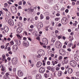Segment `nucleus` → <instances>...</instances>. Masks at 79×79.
Returning a JSON list of instances; mask_svg holds the SVG:
<instances>
[{"label":"nucleus","instance_id":"obj_14","mask_svg":"<svg viewBox=\"0 0 79 79\" xmlns=\"http://www.w3.org/2000/svg\"><path fill=\"white\" fill-rule=\"evenodd\" d=\"M36 79H42V76L40 74H37L36 76Z\"/></svg>","mask_w":79,"mask_h":79},{"label":"nucleus","instance_id":"obj_53","mask_svg":"<svg viewBox=\"0 0 79 79\" xmlns=\"http://www.w3.org/2000/svg\"><path fill=\"white\" fill-rule=\"evenodd\" d=\"M30 66H31V67H34V63H31Z\"/></svg>","mask_w":79,"mask_h":79},{"label":"nucleus","instance_id":"obj_62","mask_svg":"<svg viewBox=\"0 0 79 79\" xmlns=\"http://www.w3.org/2000/svg\"><path fill=\"white\" fill-rule=\"evenodd\" d=\"M1 48L2 49L4 48H5V46L3 45H2L1 46Z\"/></svg>","mask_w":79,"mask_h":79},{"label":"nucleus","instance_id":"obj_25","mask_svg":"<svg viewBox=\"0 0 79 79\" xmlns=\"http://www.w3.org/2000/svg\"><path fill=\"white\" fill-rule=\"evenodd\" d=\"M46 2L47 3H51L53 2V0H46Z\"/></svg>","mask_w":79,"mask_h":79},{"label":"nucleus","instance_id":"obj_12","mask_svg":"<svg viewBox=\"0 0 79 79\" xmlns=\"http://www.w3.org/2000/svg\"><path fill=\"white\" fill-rule=\"evenodd\" d=\"M45 71V69L44 67H41L39 69V72L40 73H44Z\"/></svg>","mask_w":79,"mask_h":79},{"label":"nucleus","instance_id":"obj_1","mask_svg":"<svg viewBox=\"0 0 79 79\" xmlns=\"http://www.w3.org/2000/svg\"><path fill=\"white\" fill-rule=\"evenodd\" d=\"M68 18L66 17H64L62 19L61 23L63 24H66L68 23Z\"/></svg>","mask_w":79,"mask_h":79},{"label":"nucleus","instance_id":"obj_9","mask_svg":"<svg viewBox=\"0 0 79 79\" xmlns=\"http://www.w3.org/2000/svg\"><path fill=\"white\" fill-rule=\"evenodd\" d=\"M8 23L11 26H13L14 25V22H13V20L12 19L9 20Z\"/></svg>","mask_w":79,"mask_h":79},{"label":"nucleus","instance_id":"obj_39","mask_svg":"<svg viewBox=\"0 0 79 79\" xmlns=\"http://www.w3.org/2000/svg\"><path fill=\"white\" fill-rule=\"evenodd\" d=\"M69 38H71L70 39V40H71V41H72V40H73L74 39V38H73V37H71V36H69Z\"/></svg>","mask_w":79,"mask_h":79},{"label":"nucleus","instance_id":"obj_27","mask_svg":"<svg viewBox=\"0 0 79 79\" xmlns=\"http://www.w3.org/2000/svg\"><path fill=\"white\" fill-rule=\"evenodd\" d=\"M16 44H18V45H21V41L18 40Z\"/></svg>","mask_w":79,"mask_h":79},{"label":"nucleus","instance_id":"obj_15","mask_svg":"<svg viewBox=\"0 0 79 79\" xmlns=\"http://www.w3.org/2000/svg\"><path fill=\"white\" fill-rule=\"evenodd\" d=\"M42 62L40 61H39L37 62V64H36V66L38 68H39V67H40L42 66Z\"/></svg>","mask_w":79,"mask_h":79},{"label":"nucleus","instance_id":"obj_38","mask_svg":"<svg viewBox=\"0 0 79 79\" xmlns=\"http://www.w3.org/2000/svg\"><path fill=\"white\" fill-rule=\"evenodd\" d=\"M62 37V36L60 35L58 36V39H61Z\"/></svg>","mask_w":79,"mask_h":79},{"label":"nucleus","instance_id":"obj_29","mask_svg":"<svg viewBox=\"0 0 79 79\" xmlns=\"http://www.w3.org/2000/svg\"><path fill=\"white\" fill-rule=\"evenodd\" d=\"M59 19H60V18H56L55 19V20L56 21H59Z\"/></svg>","mask_w":79,"mask_h":79},{"label":"nucleus","instance_id":"obj_17","mask_svg":"<svg viewBox=\"0 0 79 79\" xmlns=\"http://www.w3.org/2000/svg\"><path fill=\"white\" fill-rule=\"evenodd\" d=\"M44 50H42L40 49L39 50L38 52V53H39L40 54H41V55H43L44 54Z\"/></svg>","mask_w":79,"mask_h":79},{"label":"nucleus","instance_id":"obj_63","mask_svg":"<svg viewBox=\"0 0 79 79\" xmlns=\"http://www.w3.org/2000/svg\"><path fill=\"white\" fill-rule=\"evenodd\" d=\"M23 18L21 16H20L19 17V20H22V19Z\"/></svg>","mask_w":79,"mask_h":79},{"label":"nucleus","instance_id":"obj_26","mask_svg":"<svg viewBox=\"0 0 79 79\" xmlns=\"http://www.w3.org/2000/svg\"><path fill=\"white\" fill-rule=\"evenodd\" d=\"M18 26H19V27H21V26H23L22 23L20 22H19L18 23Z\"/></svg>","mask_w":79,"mask_h":79},{"label":"nucleus","instance_id":"obj_11","mask_svg":"<svg viewBox=\"0 0 79 79\" xmlns=\"http://www.w3.org/2000/svg\"><path fill=\"white\" fill-rule=\"evenodd\" d=\"M17 74L18 76H19V77H21L23 76V73L21 70L18 71Z\"/></svg>","mask_w":79,"mask_h":79},{"label":"nucleus","instance_id":"obj_37","mask_svg":"<svg viewBox=\"0 0 79 79\" xmlns=\"http://www.w3.org/2000/svg\"><path fill=\"white\" fill-rule=\"evenodd\" d=\"M63 58V56H59V60H61Z\"/></svg>","mask_w":79,"mask_h":79},{"label":"nucleus","instance_id":"obj_23","mask_svg":"<svg viewBox=\"0 0 79 79\" xmlns=\"http://www.w3.org/2000/svg\"><path fill=\"white\" fill-rule=\"evenodd\" d=\"M1 70L2 71H5V67L3 66V65H1Z\"/></svg>","mask_w":79,"mask_h":79},{"label":"nucleus","instance_id":"obj_60","mask_svg":"<svg viewBox=\"0 0 79 79\" xmlns=\"http://www.w3.org/2000/svg\"><path fill=\"white\" fill-rule=\"evenodd\" d=\"M45 29L46 31H48V27H45Z\"/></svg>","mask_w":79,"mask_h":79},{"label":"nucleus","instance_id":"obj_10","mask_svg":"<svg viewBox=\"0 0 79 79\" xmlns=\"http://www.w3.org/2000/svg\"><path fill=\"white\" fill-rule=\"evenodd\" d=\"M11 11L14 14H15L16 12H15L16 11V7L15 6H13L11 7Z\"/></svg>","mask_w":79,"mask_h":79},{"label":"nucleus","instance_id":"obj_30","mask_svg":"<svg viewBox=\"0 0 79 79\" xmlns=\"http://www.w3.org/2000/svg\"><path fill=\"white\" fill-rule=\"evenodd\" d=\"M55 39L54 38H52V39L51 42H53V43H54V42H55Z\"/></svg>","mask_w":79,"mask_h":79},{"label":"nucleus","instance_id":"obj_7","mask_svg":"<svg viewBox=\"0 0 79 79\" xmlns=\"http://www.w3.org/2000/svg\"><path fill=\"white\" fill-rule=\"evenodd\" d=\"M11 61L13 64H16L18 63V59L15 57H13Z\"/></svg>","mask_w":79,"mask_h":79},{"label":"nucleus","instance_id":"obj_48","mask_svg":"<svg viewBox=\"0 0 79 79\" xmlns=\"http://www.w3.org/2000/svg\"><path fill=\"white\" fill-rule=\"evenodd\" d=\"M14 41L15 42V43H17L18 42V40L16 39H15Z\"/></svg>","mask_w":79,"mask_h":79},{"label":"nucleus","instance_id":"obj_54","mask_svg":"<svg viewBox=\"0 0 79 79\" xmlns=\"http://www.w3.org/2000/svg\"><path fill=\"white\" fill-rule=\"evenodd\" d=\"M46 19L47 20H49L50 19V17L49 16H47L46 18Z\"/></svg>","mask_w":79,"mask_h":79},{"label":"nucleus","instance_id":"obj_35","mask_svg":"<svg viewBox=\"0 0 79 79\" xmlns=\"http://www.w3.org/2000/svg\"><path fill=\"white\" fill-rule=\"evenodd\" d=\"M4 78L5 79H10V78L8 76H5Z\"/></svg>","mask_w":79,"mask_h":79},{"label":"nucleus","instance_id":"obj_49","mask_svg":"<svg viewBox=\"0 0 79 79\" xmlns=\"http://www.w3.org/2000/svg\"><path fill=\"white\" fill-rule=\"evenodd\" d=\"M9 76V73H6V76Z\"/></svg>","mask_w":79,"mask_h":79},{"label":"nucleus","instance_id":"obj_50","mask_svg":"<svg viewBox=\"0 0 79 79\" xmlns=\"http://www.w3.org/2000/svg\"><path fill=\"white\" fill-rule=\"evenodd\" d=\"M74 57L75 58H77V54H75L74 55Z\"/></svg>","mask_w":79,"mask_h":79},{"label":"nucleus","instance_id":"obj_64","mask_svg":"<svg viewBox=\"0 0 79 79\" xmlns=\"http://www.w3.org/2000/svg\"><path fill=\"white\" fill-rule=\"evenodd\" d=\"M28 79H32V77H31V76H30L28 77Z\"/></svg>","mask_w":79,"mask_h":79},{"label":"nucleus","instance_id":"obj_32","mask_svg":"<svg viewBox=\"0 0 79 79\" xmlns=\"http://www.w3.org/2000/svg\"><path fill=\"white\" fill-rule=\"evenodd\" d=\"M71 46H73V44H72V43H70L69 44H68V47H71Z\"/></svg>","mask_w":79,"mask_h":79},{"label":"nucleus","instance_id":"obj_3","mask_svg":"<svg viewBox=\"0 0 79 79\" xmlns=\"http://www.w3.org/2000/svg\"><path fill=\"white\" fill-rule=\"evenodd\" d=\"M42 43L40 42V44L42 45L43 44L44 45H47L48 44V40L45 38H44L42 40Z\"/></svg>","mask_w":79,"mask_h":79},{"label":"nucleus","instance_id":"obj_56","mask_svg":"<svg viewBox=\"0 0 79 79\" xmlns=\"http://www.w3.org/2000/svg\"><path fill=\"white\" fill-rule=\"evenodd\" d=\"M5 58L2 57L1 58V60L3 61H5V60L6 59Z\"/></svg>","mask_w":79,"mask_h":79},{"label":"nucleus","instance_id":"obj_6","mask_svg":"<svg viewBox=\"0 0 79 79\" xmlns=\"http://www.w3.org/2000/svg\"><path fill=\"white\" fill-rule=\"evenodd\" d=\"M59 53L61 55H66V51L64 49H60L59 50Z\"/></svg>","mask_w":79,"mask_h":79},{"label":"nucleus","instance_id":"obj_45","mask_svg":"<svg viewBox=\"0 0 79 79\" xmlns=\"http://www.w3.org/2000/svg\"><path fill=\"white\" fill-rule=\"evenodd\" d=\"M50 62L49 61H48L47 62V64H48V65H50Z\"/></svg>","mask_w":79,"mask_h":79},{"label":"nucleus","instance_id":"obj_47","mask_svg":"<svg viewBox=\"0 0 79 79\" xmlns=\"http://www.w3.org/2000/svg\"><path fill=\"white\" fill-rule=\"evenodd\" d=\"M19 5H22V1H20V2H19Z\"/></svg>","mask_w":79,"mask_h":79},{"label":"nucleus","instance_id":"obj_61","mask_svg":"<svg viewBox=\"0 0 79 79\" xmlns=\"http://www.w3.org/2000/svg\"><path fill=\"white\" fill-rule=\"evenodd\" d=\"M69 12V10L68 9H66L65 10V12L66 13H68Z\"/></svg>","mask_w":79,"mask_h":79},{"label":"nucleus","instance_id":"obj_58","mask_svg":"<svg viewBox=\"0 0 79 79\" xmlns=\"http://www.w3.org/2000/svg\"><path fill=\"white\" fill-rule=\"evenodd\" d=\"M32 73V74H35V71H33Z\"/></svg>","mask_w":79,"mask_h":79},{"label":"nucleus","instance_id":"obj_43","mask_svg":"<svg viewBox=\"0 0 79 79\" xmlns=\"http://www.w3.org/2000/svg\"><path fill=\"white\" fill-rule=\"evenodd\" d=\"M77 59H79V53L77 54Z\"/></svg>","mask_w":79,"mask_h":79},{"label":"nucleus","instance_id":"obj_13","mask_svg":"<svg viewBox=\"0 0 79 79\" xmlns=\"http://www.w3.org/2000/svg\"><path fill=\"white\" fill-rule=\"evenodd\" d=\"M23 31V29L21 27H19L17 29V34H19L21 32H22V31Z\"/></svg>","mask_w":79,"mask_h":79},{"label":"nucleus","instance_id":"obj_2","mask_svg":"<svg viewBox=\"0 0 79 79\" xmlns=\"http://www.w3.org/2000/svg\"><path fill=\"white\" fill-rule=\"evenodd\" d=\"M55 45L57 48H61L62 47V44L59 41H57L56 42Z\"/></svg>","mask_w":79,"mask_h":79},{"label":"nucleus","instance_id":"obj_19","mask_svg":"<svg viewBox=\"0 0 79 79\" xmlns=\"http://www.w3.org/2000/svg\"><path fill=\"white\" fill-rule=\"evenodd\" d=\"M13 50H15V51H16L18 50V46L16 45H14L13 46Z\"/></svg>","mask_w":79,"mask_h":79},{"label":"nucleus","instance_id":"obj_5","mask_svg":"<svg viewBox=\"0 0 79 79\" xmlns=\"http://www.w3.org/2000/svg\"><path fill=\"white\" fill-rule=\"evenodd\" d=\"M43 23L41 22L38 23L36 24V27L38 29H41L43 27Z\"/></svg>","mask_w":79,"mask_h":79},{"label":"nucleus","instance_id":"obj_31","mask_svg":"<svg viewBox=\"0 0 79 79\" xmlns=\"http://www.w3.org/2000/svg\"><path fill=\"white\" fill-rule=\"evenodd\" d=\"M40 19H44V15L42 14H41L40 16Z\"/></svg>","mask_w":79,"mask_h":79},{"label":"nucleus","instance_id":"obj_40","mask_svg":"<svg viewBox=\"0 0 79 79\" xmlns=\"http://www.w3.org/2000/svg\"><path fill=\"white\" fill-rule=\"evenodd\" d=\"M2 9L3 10H5V11H8V9L6 8H2Z\"/></svg>","mask_w":79,"mask_h":79},{"label":"nucleus","instance_id":"obj_22","mask_svg":"<svg viewBox=\"0 0 79 79\" xmlns=\"http://www.w3.org/2000/svg\"><path fill=\"white\" fill-rule=\"evenodd\" d=\"M54 9L55 10H59V8H58V6L56 5L55 6V7H54Z\"/></svg>","mask_w":79,"mask_h":79},{"label":"nucleus","instance_id":"obj_36","mask_svg":"<svg viewBox=\"0 0 79 79\" xmlns=\"http://www.w3.org/2000/svg\"><path fill=\"white\" fill-rule=\"evenodd\" d=\"M4 7H5V8H6V6H8V4H7V3H5L4 4Z\"/></svg>","mask_w":79,"mask_h":79},{"label":"nucleus","instance_id":"obj_42","mask_svg":"<svg viewBox=\"0 0 79 79\" xmlns=\"http://www.w3.org/2000/svg\"><path fill=\"white\" fill-rule=\"evenodd\" d=\"M51 24L52 26H54V25L55 24V22H51Z\"/></svg>","mask_w":79,"mask_h":79},{"label":"nucleus","instance_id":"obj_24","mask_svg":"<svg viewBox=\"0 0 79 79\" xmlns=\"http://www.w3.org/2000/svg\"><path fill=\"white\" fill-rule=\"evenodd\" d=\"M48 53L49 55H51L52 53V51L50 49H49L48 50Z\"/></svg>","mask_w":79,"mask_h":79},{"label":"nucleus","instance_id":"obj_46","mask_svg":"<svg viewBox=\"0 0 79 79\" xmlns=\"http://www.w3.org/2000/svg\"><path fill=\"white\" fill-rule=\"evenodd\" d=\"M67 50L68 52H71V49L70 48H68Z\"/></svg>","mask_w":79,"mask_h":79},{"label":"nucleus","instance_id":"obj_18","mask_svg":"<svg viewBox=\"0 0 79 79\" xmlns=\"http://www.w3.org/2000/svg\"><path fill=\"white\" fill-rule=\"evenodd\" d=\"M73 69L71 68H69L68 69V72L69 74H71L73 73Z\"/></svg>","mask_w":79,"mask_h":79},{"label":"nucleus","instance_id":"obj_51","mask_svg":"<svg viewBox=\"0 0 79 79\" xmlns=\"http://www.w3.org/2000/svg\"><path fill=\"white\" fill-rule=\"evenodd\" d=\"M58 56V55L57 54H56L55 55V56H54V58H56Z\"/></svg>","mask_w":79,"mask_h":79},{"label":"nucleus","instance_id":"obj_34","mask_svg":"<svg viewBox=\"0 0 79 79\" xmlns=\"http://www.w3.org/2000/svg\"><path fill=\"white\" fill-rule=\"evenodd\" d=\"M50 70L51 71L52 73L55 71V69L53 68H51Z\"/></svg>","mask_w":79,"mask_h":79},{"label":"nucleus","instance_id":"obj_8","mask_svg":"<svg viewBox=\"0 0 79 79\" xmlns=\"http://www.w3.org/2000/svg\"><path fill=\"white\" fill-rule=\"evenodd\" d=\"M23 44L24 46L25 47H27L29 45V42L27 40L24 41L23 42Z\"/></svg>","mask_w":79,"mask_h":79},{"label":"nucleus","instance_id":"obj_44","mask_svg":"<svg viewBox=\"0 0 79 79\" xmlns=\"http://www.w3.org/2000/svg\"><path fill=\"white\" fill-rule=\"evenodd\" d=\"M56 71H58L60 70V67H57L56 68Z\"/></svg>","mask_w":79,"mask_h":79},{"label":"nucleus","instance_id":"obj_55","mask_svg":"<svg viewBox=\"0 0 79 79\" xmlns=\"http://www.w3.org/2000/svg\"><path fill=\"white\" fill-rule=\"evenodd\" d=\"M47 69H48L49 70H50L51 68H50V67H47Z\"/></svg>","mask_w":79,"mask_h":79},{"label":"nucleus","instance_id":"obj_21","mask_svg":"<svg viewBox=\"0 0 79 79\" xmlns=\"http://www.w3.org/2000/svg\"><path fill=\"white\" fill-rule=\"evenodd\" d=\"M62 74H63V72L61 71H59L58 72V76H59V77L61 76H62Z\"/></svg>","mask_w":79,"mask_h":79},{"label":"nucleus","instance_id":"obj_57","mask_svg":"<svg viewBox=\"0 0 79 79\" xmlns=\"http://www.w3.org/2000/svg\"><path fill=\"white\" fill-rule=\"evenodd\" d=\"M77 76H79V72H77L76 74Z\"/></svg>","mask_w":79,"mask_h":79},{"label":"nucleus","instance_id":"obj_20","mask_svg":"<svg viewBox=\"0 0 79 79\" xmlns=\"http://www.w3.org/2000/svg\"><path fill=\"white\" fill-rule=\"evenodd\" d=\"M16 35L17 37L20 40H21V39H22V36H21L19 34H16Z\"/></svg>","mask_w":79,"mask_h":79},{"label":"nucleus","instance_id":"obj_4","mask_svg":"<svg viewBox=\"0 0 79 79\" xmlns=\"http://www.w3.org/2000/svg\"><path fill=\"white\" fill-rule=\"evenodd\" d=\"M70 64L72 67L75 68L77 65V62L74 60H71L70 62Z\"/></svg>","mask_w":79,"mask_h":79},{"label":"nucleus","instance_id":"obj_16","mask_svg":"<svg viewBox=\"0 0 79 79\" xmlns=\"http://www.w3.org/2000/svg\"><path fill=\"white\" fill-rule=\"evenodd\" d=\"M4 29L6 32H8V31H9V28H8V27L7 26H5L4 27Z\"/></svg>","mask_w":79,"mask_h":79},{"label":"nucleus","instance_id":"obj_33","mask_svg":"<svg viewBox=\"0 0 79 79\" xmlns=\"http://www.w3.org/2000/svg\"><path fill=\"white\" fill-rule=\"evenodd\" d=\"M10 45H14V41H13L12 40L10 42Z\"/></svg>","mask_w":79,"mask_h":79},{"label":"nucleus","instance_id":"obj_41","mask_svg":"<svg viewBox=\"0 0 79 79\" xmlns=\"http://www.w3.org/2000/svg\"><path fill=\"white\" fill-rule=\"evenodd\" d=\"M32 31H33V29H30V28L28 29V31L30 32H31Z\"/></svg>","mask_w":79,"mask_h":79},{"label":"nucleus","instance_id":"obj_52","mask_svg":"<svg viewBox=\"0 0 79 79\" xmlns=\"http://www.w3.org/2000/svg\"><path fill=\"white\" fill-rule=\"evenodd\" d=\"M7 50L8 51H10L11 50V48L10 47H8L7 48Z\"/></svg>","mask_w":79,"mask_h":79},{"label":"nucleus","instance_id":"obj_59","mask_svg":"<svg viewBox=\"0 0 79 79\" xmlns=\"http://www.w3.org/2000/svg\"><path fill=\"white\" fill-rule=\"evenodd\" d=\"M24 33L25 34V35H27V32L26 31H24Z\"/></svg>","mask_w":79,"mask_h":79},{"label":"nucleus","instance_id":"obj_28","mask_svg":"<svg viewBox=\"0 0 79 79\" xmlns=\"http://www.w3.org/2000/svg\"><path fill=\"white\" fill-rule=\"evenodd\" d=\"M68 61V60H64V63L65 64H67Z\"/></svg>","mask_w":79,"mask_h":79}]
</instances>
